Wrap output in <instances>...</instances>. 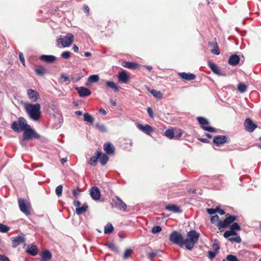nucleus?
I'll return each instance as SVG.
<instances>
[{
    "label": "nucleus",
    "mask_w": 261,
    "mask_h": 261,
    "mask_svg": "<svg viewBox=\"0 0 261 261\" xmlns=\"http://www.w3.org/2000/svg\"><path fill=\"white\" fill-rule=\"evenodd\" d=\"M24 108L30 118L34 121H38L41 116V107L39 103L32 104L25 103Z\"/></svg>",
    "instance_id": "nucleus-1"
},
{
    "label": "nucleus",
    "mask_w": 261,
    "mask_h": 261,
    "mask_svg": "<svg viewBox=\"0 0 261 261\" xmlns=\"http://www.w3.org/2000/svg\"><path fill=\"white\" fill-rule=\"evenodd\" d=\"M200 234L195 230H190L187 233V238L185 239V247L191 250L193 249L194 245L197 242Z\"/></svg>",
    "instance_id": "nucleus-2"
},
{
    "label": "nucleus",
    "mask_w": 261,
    "mask_h": 261,
    "mask_svg": "<svg viewBox=\"0 0 261 261\" xmlns=\"http://www.w3.org/2000/svg\"><path fill=\"white\" fill-rule=\"evenodd\" d=\"M40 136L37 134L35 130L29 125V127H27L23 130L22 139L21 141L20 144L22 145H24V141L25 140H32L33 139H39Z\"/></svg>",
    "instance_id": "nucleus-3"
},
{
    "label": "nucleus",
    "mask_w": 261,
    "mask_h": 261,
    "mask_svg": "<svg viewBox=\"0 0 261 261\" xmlns=\"http://www.w3.org/2000/svg\"><path fill=\"white\" fill-rule=\"evenodd\" d=\"M29 125L27 120L23 117H20L17 121L12 122L11 127L14 132L19 133L21 131H23L27 127H29Z\"/></svg>",
    "instance_id": "nucleus-4"
},
{
    "label": "nucleus",
    "mask_w": 261,
    "mask_h": 261,
    "mask_svg": "<svg viewBox=\"0 0 261 261\" xmlns=\"http://www.w3.org/2000/svg\"><path fill=\"white\" fill-rule=\"evenodd\" d=\"M169 241L180 247L185 246V239L181 234L176 231H173L169 236Z\"/></svg>",
    "instance_id": "nucleus-5"
},
{
    "label": "nucleus",
    "mask_w": 261,
    "mask_h": 261,
    "mask_svg": "<svg viewBox=\"0 0 261 261\" xmlns=\"http://www.w3.org/2000/svg\"><path fill=\"white\" fill-rule=\"evenodd\" d=\"M237 217L236 216L229 215L226 217L223 221L220 220L217 223V227L219 229L224 228L229 226L230 224L237 221Z\"/></svg>",
    "instance_id": "nucleus-6"
},
{
    "label": "nucleus",
    "mask_w": 261,
    "mask_h": 261,
    "mask_svg": "<svg viewBox=\"0 0 261 261\" xmlns=\"http://www.w3.org/2000/svg\"><path fill=\"white\" fill-rule=\"evenodd\" d=\"M74 36L71 33H67L63 38L60 37L58 40L59 43H60L63 47L69 46L73 41Z\"/></svg>",
    "instance_id": "nucleus-7"
},
{
    "label": "nucleus",
    "mask_w": 261,
    "mask_h": 261,
    "mask_svg": "<svg viewBox=\"0 0 261 261\" xmlns=\"http://www.w3.org/2000/svg\"><path fill=\"white\" fill-rule=\"evenodd\" d=\"M198 122L200 124L201 127L204 130H207L210 132H216V128L211 126H208L209 123L207 120H206L205 118L202 117H198L197 118Z\"/></svg>",
    "instance_id": "nucleus-8"
},
{
    "label": "nucleus",
    "mask_w": 261,
    "mask_h": 261,
    "mask_svg": "<svg viewBox=\"0 0 261 261\" xmlns=\"http://www.w3.org/2000/svg\"><path fill=\"white\" fill-rule=\"evenodd\" d=\"M241 230L240 226L237 223H233L230 226V230L226 231L223 236L224 238H228L232 235H237L236 231H239Z\"/></svg>",
    "instance_id": "nucleus-9"
},
{
    "label": "nucleus",
    "mask_w": 261,
    "mask_h": 261,
    "mask_svg": "<svg viewBox=\"0 0 261 261\" xmlns=\"http://www.w3.org/2000/svg\"><path fill=\"white\" fill-rule=\"evenodd\" d=\"M18 204L19 208L22 212L27 216L30 214V205L26 203L23 199H18Z\"/></svg>",
    "instance_id": "nucleus-10"
},
{
    "label": "nucleus",
    "mask_w": 261,
    "mask_h": 261,
    "mask_svg": "<svg viewBox=\"0 0 261 261\" xmlns=\"http://www.w3.org/2000/svg\"><path fill=\"white\" fill-rule=\"evenodd\" d=\"M113 202L114 205L116 207H117L121 210L125 211V210L126 209V204L124 203L121 200V199L117 196H116L114 198H113Z\"/></svg>",
    "instance_id": "nucleus-11"
},
{
    "label": "nucleus",
    "mask_w": 261,
    "mask_h": 261,
    "mask_svg": "<svg viewBox=\"0 0 261 261\" xmlns=\"http://www.w3.org/2000/svg\"><path fill=\"white\" fill-rule=\"evenodd\" d=\"M244 126L245 129L249 132H252L257 127V125L249 118L245 120Z\"/></svg>",
    "instance_id": "nucleus-12"
},
{
    "label": "nucleus",
    "mask_w": 261,
    "mask_h": 261,
    "mask_svg": "<svg viewBox=\"0 0 261 261\" xmlns=\"http://www.w3.org/2000/svg\"><path fill=\"white\" fill-rule=\"evenodd\" d=\"M118 79L119 82L121 83H127L129 81V77L127 74V72L124 70L119 72L118 74Z\"/></svg>",
    "instance_id": "nucleus-13"
},
{
    "label": "nucleus",
    "mask_w": 261,
    "mask_h": 261,
    "mask_svg": "<svg viewBox=\"0 0 261 261\" xmlns=\"http://www.w3.org/2000/svg\"><path fill=\"white\" fill-rule=\"evenodd\" d=\"M103 149L107 154L113 155L115 153V148L112 143L107 142L103 145Z\"/></svg>",
    "instance_id": "nucleus-14"
},
{
    "label": "nucleus",
    "mask_w": 261,
    "mask_h": 261,
    "mask_svg": "<svg viewBox=\"0 0 261 261\" xmlns=\"http://www.w3.org/2000/svg\"><path fill=\"white\" fill-rule=\"evenodd\" d=\"M90 196L94 200H98L100 197V192L98 188L93 187L90 190Z\"/></svg>",
    "instance_id": "nucleus-15"
},
{
    "label": "nucleus",
    "mask_w": 261,
    "mask_h": 261,
    "mask_svg": "<svg viewBox=\"0 0 261 261\" xmlns=\"http://www.w3.org/2000/svg\"><path fill=\"white\" fill-rule=\"evenodd\" d=\"M137 127L140 130L149 136L151 135V134L153 132V130L152 127L148 124L143 125L140 124H138Z\"/></svg>",
    "instance_id": "nucleus-16"
},
{
    "label": "nucleus",
    "mask_w": 261,
    "mask_h": 261,
    "mask_svg": "<svg viewBox=\"0 0 261 261\" xmlns=\"http://www.w3.org/2000/svg\"><path fill=\"white\" fill-rule=\"evenodd\" d=\"M75 90L78 92L80 97H84L91 94V92L87 88L77 87Z\"/></svg>",
    "instance_id": "nucleus-17"
},
{
    "label": "nucleus",
    "mask_w": 261,
    "mask_h": 261,
    "mask_svg": "<svg viewBox=\"0 0 261 261\" xmlns=\"http://www.w3.org/2000/svg\"><path fill=\"white\" fill-rule=\"evenodd\" d=\"M227 142V138L225 136L218 135L214 138L213 143L217 146Z\"/></svg>",
    "instance_id": "nucleus-18"
},
{
    "label": "nucleus",
    "mask_w": 261,
    "mask_h": 261,
    "mask_svg": "<svg viewBox=\"0 0 261 261\" xmlns=\"http://www.w3.org/2000/svg\"><path fill=\"white\" fill-rule=\"evenodd\" d=\"M27 95L29 99L33 102H36L39 97V93L36 91L32 89L28 90Z\"/></svg>",
    "instance_id": "nucleus-19"
},
{
    "label": "nucleus",
    "mask_w": 261,
    "mask_h": 261,
    "mask_svg": "<svg viewBox=\"0 0 261 261\" xmlns=\"http://www.w3.org/2000/svg\"><path fill=\"white\" fill-rule=\"evenodd\" d=\"M11 240L12 242V247L14 248L17 247L20 244L25 242L24 238L20 236L12 238Z\"/></svg>",
    "instance_id": "nucleus-20"
},
{
    "label": "nucleus",
    "mask_w": 261,
    "mask_h": 261,
    "mask_svg": "<svg viewBox=\"0 0 261 261\" xmlns=\"http://www.w3.org/2000/svg\"><path fill=\"white\" fill-rule=\"evenodd\" d=\"M101 154L100 150L98 149L96 152V155L91 157L90 160L88 161V163L93 166H96L98 159Z\"/></svg>",
    "instance_id": "nucleus-21"
},
{
    "label": "nucleus",
    "mask_w": 261,
    "mask_h": 261,
    "mask_svg": "<svg viewBox=\"0 0 261 261\" xmlns=\"http://www.w3.org/2000/svg\"><path fill=\"white\" fill-rule=\"evenodd\" d=\"M240 60V57L236 54L231 55L228 60V63L232 66H236L239 64Z\"/></svg>",
    "instance_id": "nucleus-22"
},
{
    "label": "nucleus",
    "mask_w": 261,
    "mask_h": 261,
    "mask_svg": "<svg viewBox=\"0 0 261 261\" xmlns=\"http://www.w3.org/2000/svg\"><path fill=\"white\" fill-rule=\"evenodd\" d=\"M178 75L182 79L187 81L193 80L196 78V75L195 74L190 73H187L186 72H180L178 73Z\"/></svg>",
    "instance_id": "nucleus-23"
},
{
    "label": "nucleus",
    "mask_w": 261,
    "mask_h": 261,
    "mask_svg": "<svg viewBox=\"0 0 261 261\" xmlns=\"http://www.w3.org/2000/svg\"><path fill=\"white\" fill-rule=\"evenodd\" d=\"M40 59L45 62L53 63L56 60V57L53 55H43L40 56Z\"/></svg>",
    "instance_id": "nucleus-24"
},
{
    "label": "nucleus",
    "mask_w": 261,
    "mask_h": 261,
    "mask_svg": "<svg viewBox=\"0 0 261 261\" xmlns=\"http://www.w3.org/2000/svg\"><path fill=\"white\" fill-rule=\"evenodd\" d=\"M99 80V77L97 74H93L90 75L86 82V86H89L92 83L97 82Z\"/></svg>",
    "instance_id": "nucleus-25"
},
{
    "label": "nucleus",
    "mask_w": 261,
    "mask_h": 261,
    "mask_svg": "<svg viewBox=\"0 0 261 261\" xmlns=\"http://www.w3.org/2000/svg\"><path fill=\"white\" fill-rule=\"evenodd\" d=\"M27 251L31 255L35 256L38 253V249L34 245H29L27 247Z\"/></svg>",
    "instance_id": "nucleus-26"
},
{
    "label": "nucleus",
    "mask_w": 261,
    "mask_h": 261,
    "mask_svg": "<svg viewBox=\"0 0 261 261\" xmlns=\"http://www.w3.org/2000/svg\"><path fill=\"white\" fill-rule=\"evenodd\" d=\"M165 209L170 212H173L174 213H180L181 210L180 208L174 204L168 205L165 206Z\"/></svg>",
    "instance_id": "nucleus-27"
},
{
    "label": "nucleus",
    "mask_w": 261,
    "mask_h": 261,
    "mask_svg": "<svg viewBox=\"0 0 261 261\" xmlns=\"http://www.w3.org/2000/svg\"><path fill=\"white\" fill-rule=\"evenodd\" d=\"M208 66L215 73L218 75L221 74V70L215 63L211 62H209Z\"/></svg>",
    "instance_id": "nucleus-28"
},
{
    "label": "nucleus",
    "mask_w": 261,
    "mask_h": 261,
    "mask_svg": "<svg viewBox=\"0 0 261 261\" xmlns=\"http://www.w3.org/2000/svg\"><path fill=\"white\" fill-rule=\"evenodd\" d=\"M122 65L124 67L132 69H136L138 66L137 64L133 63V62H128V61L122 62Z\"/></svg>",
    "instance_id": "nucleus-29"
},
{
    "label": "nucleus",
    "mask_w": 261,
    "mask_h": 261,
    "mask_svg": "<svg viewBox=\"0 0 261 261\" xmlns=\"http://www.w3.org/2000/svg\"><path fill=\"white\" fill-rule=\"evenodd\" d=\"M88 208V205L87 203H85L83 206L79 207L76 208V214L78 215H80L85 213Z\"/></svg>",
    "instance_id": "nucleus-30"
},
{
    "label": "nucleus",
    "mask_w": 261,
    "mask_h": 261,
    "mask_svg": "<svg viewBox=\"0 0 261 261\" xmlns=\"http://www.w3.org/2000/svg\"><path fill=\"white\" fill-rule=\"evenodd\" d=\"M42 261H47L51 258V254L48 250L44 251L41 255Z\"/></svg>",
    "instance_id": "nucleus-31"
},
{
    "label": "nucleus",
    "mask_w": 261,
    "mask_h": 261,
    "mask_svg": "<svg viewBox=\"0 0 261 261\" xmlns=\"http://www.w3.org/2000/svg\"><path fill=\"white\" fill-rule=\"evenodd\" d=\"M106 84L108 87L113 89L115 91H119V87L114 82L107 81H106Z\"/></svg>",
    "instance_id": "nucleus-32"
},
{
    "label": "nucleus",
    "mask_w": 261,
    "mask_h": 261,
    "mask_svg": "<svg viewBox=\"0 0 261 261\" xmlns=\"http://www.w3.org/2000/svg\"><path fill=\"white\" fill-rule=\"evenodd\" d=\"M234 237H230H230H228V238H226L228 239V240L232 243L236 242L238 243H240L242 241V240H241V238H240V237L239 236H238L237 233V235H234Z\"/></svg>",
    "instance_id": "nucleus-33"
},
{
    "label": "nucleus",
    "mask_w": 261,
    "mask_h": 261,
    "mask_svg": "<svg viewBox=\"0 0 261 261\" xmlns=\"http://www.w3.org/2000/svg\"><path fill=\"white\" fill-rule=\"evenodd\" d=\"M98 159H99L100 162L102 166L105 165L109 160V157L106 154H101Z\"/></svg>",
    "instance_id": "nucleus-34"
},
{
    "label": "nucleus",
    "mask_w": 261,
    "mask_h": 261,
    "mask_svg": "<svg viewBox=\"0 0 261 261\" xmlns=\"http://www.w3.org/2000/svg\"><path fill=\"white\" fill-rule=\"evenodd\" d=\"M113 230L114 228L112 224L109 223L105 226L104 232L106 234L112 233L113 231Z\"/></svg>",
    "instance_id": "nucleus-35"
},
{
    "label": "nucleus",
    "mask_w": 261,
    "mask_h": 261,
    "mask_svg": "<svg viewBox=\"0 0 261 261\" xmlns=\"http://www.w3.org/2000/svg\"><path fill=\"white\" fill-rule=\"evenodd\" d=\"M165 135L170 139H174V132L173 129H168L165 132Z\"/></svg>",
    "instance_id": "nucleus-36"
},
{
    "label": "nucleus",
    "mask_w": 261,
    "mask_h": 261,
    "mask_svg": "<svg viewBox=\"0 0 261 261\" xmlns=\"http://www.w3.org/2000/svg\"><path fill=\"white\" fill-rule=\"evenodd\" d=\"M84 120L85 121L88 122L91 124H93L94 122V118L88 113H86L84 115Z\"/></svg>",
    "instance_id": "nucleus-37"
},
{
    "label": "nucleus",
    "mask_w": 261,
    "mask_h": 261,
    "mask_svg": "<svg viewBox=\"0 0 261 261\" xmlns=\"http://www.w3.org/2000/svg\"><path fill=\"white\" fill-rule=\"evenodd\" d=\"M35 71L37 75L40 76H43L45 73V69L41 66L35 68Z\"/></svg>",
    "instance_id": "nucleus-38"
},
{
    "label": "nucleus",
    "mask_w": 261,
    "mask_h": 261,
    "mask_svg": "<svg viewBox=\"0 0 261 261\" xmlns=\"http://www.w3.org/2000/svg\"><path fill=\"white\" fill-rule=\"evenodd\" d=\"M238 90L241 93H244L247 90V86L243 83H240L238 86Z\"/></svg>",
    "instance_id": "nucleus-39"
},
{
    "label": "nucleus",
    "mask_w": 261,
    "mask_h": 261,
    "mask_svg": "<svg viewBox=\"0 0 261 261\" xmlns=\"http://www.w3.org/2000/svg\"><path fill=\"white\" fill-rule=\"evenodd\" d=\"M96 127L101 132L105 133L107 132V127L102 124L98 123L96 124Z\"/></svg>",
    "instance_id": "nucleus-40"
},
{
    "label": "nucleus",
    "mask_w": 261,
    "mask_h": 261,
    "mask_svg": "<svg viewBox=\"0 0 261 261\" xmlns=\"http://www.w3.org/2000/svg\"><path fill=\"white\" fill-rule=\"evenodd\" d=\"M10 230L9 227L8 226L4 225L3 224L0 223V232L3 233L7 232Z\"/></svg>",
    "instance_id": "nucleus-41"
},
{
    "label": "nucleus",
    "mask_w": 261,
    "mask_h": 261,
    "mask_svg": "<svg viewBox=\"0 0 261 261\" xmlns=\"http://www.w3.org/2000/svg\"><path fill=\"white\" fill-rule=\"evenodd\" d=\"M132 253V250L131 249H127L125 250L124 255H123V258L124 259H127L130 255V254Z\"/></svg>",
    "instance_id": "nucleus-42"
},
{
    "label": "nucleus",
    "mask_w": 261,
    "mask_h": 261,
    "mask_svg": "<svg viewBox=\"0 0 261 261\" xmlns=\"http://www.w3.org/2000/svg\"><path fill=\"white\" fill-rule=\"evenodd\" d=\"M63 187L62 185L58 186L56 189V194L58 197H60L62 194Z\"/></svg>",
    "instance_id": "nucleus-43"
},
{
    "label": "nucleus",
    "mask_w": 261,
    "mask_h": 261,
    "mask_svg": "<svg viewBox=\"0 0 261 261\" xmlns=\"http://www.w3.org/2000/svg\"><path fill=\"white\" fill-rule=\"evenodd\" d=\"M150 92L156 98H161L162 96V94L160 91H158L154 89L151 90Z\"/></svg>",
    "instance_id": "nucleus-44"
},
{
    "label": "nucleus",
    "mask_w": 261,
    "mask_h": 261,
    "mask_svg": "<svg viewBox=\"0 0 261 261\" xmlns=\"http://www.w3.org/2000/svg\"><path fill=\"white\" fill-rule=\"evenodd\" d=\"M226 259L228 261H239L236 256L229 254L226 257Z\"/></svg>",
    "instance_id": "nucleus-45"
},
{
    "label": "nucleus",
    "mask_w": 261,
    "mask_h": 261,
    "mask_svg": "<svg viewBox=\"0 0 261 261\" xmlns=\"http://www.w3.org/2000/svg\"><path fill=\"white\" fill-rule=\"evenodd\" d=\"M183 133L181 129H178L174 132V139H179L182 136Z\"/></svg>",
    "instance_id": "nucleus-46"
},
{
    "label": "nucleus",
    "mask_w": 261,
    "mask_h": 261,
    "mask_svg": "<svg viewBox=\"0 0 261 261\" xmlns=\"http://www.w3.org/2000/svg\"><path fill=\"white\" fill-rule=\"evenodd\" d=\"M162 230V228L160 226H155L152 228L151 232L153 233H157Z\"/></svg>",
    "instance_id": "nucleus-47"
},
{
    "label": "nucleus",
    "mask_w": 261,
    "mask_h": 261,
    "mask_svg": "<svg viewBox=\"0 0 261 261\" xmlns=\"http://www.w3.org/2000/svg\"><path fill=\"white\" fill-rule=\"evenodd\" d=\"M71 55V53L69 51H64L62 53L61 56L63 58L67 59H68Z\"/></svg>",
    "instance_id": "nucleus-48"
},
{
    "label": "nucleus",
    "mask_w": 261,
    "mask_h": 261,
    "mask_svg": "<svg viewBox=\"0 0 261 261\" xmlns=\"http://www.w3.org/2000/svg\"><path fill=\"white\" fill-rule=\"evenodd\" d=\"M217 253V252L215 251H209L208 252V257L210 259H213L215 257Z\"/></svg>",
    "instance_id": "nucleus-49"
},
{
    "label": "nucleus",
    "mask_w": 261,
    "mask_h": 261,
    "mask_svg": "<svg viewBox=\"0 0 261 261\" xmlns=\"http://www.w3.org/2000/svg\"><path fill=\"white\" fill-rule=\"evenodd\" d=\"M219 219V217L217 215L213 216L211 217V223H215L216 222V221H218V222L219 221H220Z\"/></svg>",
    "instance_id": "nucleus-50"
},
{
    "label": "nucleus",
    "mask_w": 261,
    "mask_h": 261,
    "mask_svg": "<svg viewBox=\"0 0 261 261\" xmlns=\"http://www.w3.org/2000/svg\"><path fill=\"white\" fill-rule=\"evenodd\" d=\"M213 248L214 249V251L218 252L219 249H220V246L219 244L217 243H214L213 244Z\"/></svg>",
    "instance_id": "nucleus-51"
},
{
    "label": "nucleus",
    "mask_w": 261,
    "mask_h": 261,
    "mask_svg": "<svg viewBox=\"0 0 261 261\" xmlns=\"http://www.w3.org/2000/svg\"><path fill=\"white\" fill-rule=\"evenodd\" d=\"M19 59H20L21 62L22 63L23 66H25V60H24V58L23 57V55L22 53H21V52L19 53Z\"/></svg>",
    "instance_id": "nucleus-52"
},
{
    "label": "nucleus",
    "mask_w": 261,
    "mask_h": 261,
    "mask_svg": "<svg viewBox=\"0 0 261 261\" xmlns=\"http://www.w3.org/2000/svg\"><path fill=\"white\" fill-rule=\"evenodd\" d=\"M61 79L63 80V82H67L69 81V78L64 74H62L61 75Z\"/></svg>",
    "instance_id": "nucleus-53"
},
{
    "label": "nucleus",
    "mask_w": 261,
    "mask_h": 261,
    "mask_svg": "<svg viewBox=\"0 0 261 261\" xmlns=\"http://www.w3.org/2000/svg\"><path fill=\"white\" fill-rule=\"evenodd\" d=\"M147 113L150 118H153V113L151 108L149 107L147 109Z\"/></svg>",
    "instance_id": "nucleus-54"
},
{
    "label": "nucleus",
    "mask_w": 261,
    "mask_h": 261,
    "mask_svg": "<svg viewBox=\"0 0 261 261\" xmlns=\"http://www.w3.org/2000/svg\"><path fill=\"white\" fill-rule=\"evenodd\" d=\"M216 211H217L216 213H219L221 215H223L225 214V212L223 210L219 208V207L216 208Z\"/></svg>",
    "instance_id": "nucleus-55"
},
{
    "label": "nucleus",
    "mask_w": 261,
    "mask_h": 261,
    "mask_svg": "<svg viewBox=\"0 0 261 261\" xmlns=\"http://www.w3.org/2000/svg\"><path fill=\"white\" fill-rule=\"evenodd\" d=\"M206 211H207V212L208 213V214L210 215H213V214H215V213H216V211H216V208H207Z\"/></svg>",
    "instance_id": "nucleus-56"
},
{
    "label": "nucleus",
    "mask_w": 261,
    "mask_h": 261,
    "mask_svg": "<svg viewBox=\"0 0 261 261\" xmlns=\"http://www.w3.org/2000/svg\"><path fill=\"white\" fill-rule=\"evenodd\" d=\"M72 194L74 197H77L78 196L80 195V190H76L75 189H73L72 191Z\"/></svg>",
    "instance_id": "nucleus-57"
},
{
    "label": "nucleus",
    "mask_w": 261,
    "mask_h": 261,
    "mask_svg": "<svg viewBox=\"0 0 261 261\" xmlns=\"http://www.w3.org/2000/svg\"><path fill=\"white\" fill-rule=\"evenodd\" d=\"M108 246L109 248H111L113 250H117V248L113 243H109L108 244Z\"/></svg>",
    "instance_id": "nucleus-58"
},
{
    "label": "nucleus",
    "mask_w": 261,
    "mask_h": 261,
    "mask_svg": "<svg viewBox=\"0 0 261 261\" xmlns=\"http://www.w3.org/2000/svg\"><path fill=\"white\" fill-rule=\"evenodd\" d=\"M0 260L2 261H10L8 257L4 255H0Z\"/></svg>",
    "instance_id": "nucleus-59"
},
{
    "label": "nucleus",
    "mask_w": 261,
    "mask_h": 261,
    "mask_svg": "<svg viewBox=\"0 0 261 261\" xmlns=\"http://www.w3.org/2000/svg\"><path fill=\"white\" fill-rule=\"evenodd\" d=\"M212 52L215 55H219L220 54L219 49L217 44H216V49L212 50Z\"/></svg>",
    "instance_id": "nucleus-60"
},
{
    "label": "nucleus",
    "mask_w": 261,
    "mask_h": 261,
    "mask_svg": "<svg viewBox=\"0 0 261 261\" xmlns=\"http://www.w3.org/2000/svg\"><path fill=\"white\" fill-rule=\"evenodd\" d=\"M156 253L155 252H150L148 253V258L149 259H152L156 255Z\"/></svg>",
    "instance_id": "nucleus-61"
},
{
    "label": "nucleus",
    "mask_w": 261,
    "mask_h": 261,
    "mask_svg": "<svg viewBox=\"0 0 261 261\" xmlns=\"http://www.w3.org/2000/svg\"><path fill=\"white\" fill-rule=\"evenodd\" d=\"M99 112L100 113H101L102 115H103V116H105L107 115V112L106 111H105V110L104 109H103L102 108H100L99 110Z\"/></svg>",
    "instance_id": "nucleus-62"
},
{
    "label": "nucleus",
    "mask_w": 261,
    "mask_h": 261,
    "mask_svg": "<svg viewBox=\"0 0 261 261\" xmlns=\"http://www.w3.org/2000/svg\"><path fill=\"white\" fill-rule=\"evenodd\" d=\"M73 205L76 207H79L81 205V203L78 200H74L73 201Z\"/></svg>",
    "instance_id": "nucleus-63"
},
{
    "label": "nucleus",
    "mask_w": 261,
    "mask_h": 261,
    "mask_svg": "<svg viewBox=\"0 0 261 261\" xmlns=\"http://www.w3.org/2000/svg\"><path fill=\"white\" fill-rule=\"evenodd\" d=\"M84 9L85 11L86 12H87V13L88 14L89 13V8L88 7V6H86V5H84Z\"/></svg>",
    "instance_id": "nucleus-64"
}]
</instances>
